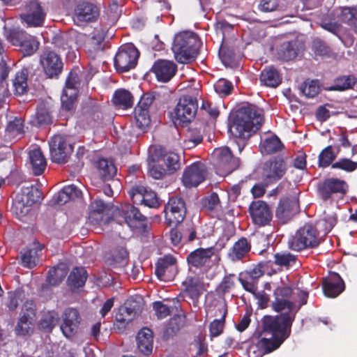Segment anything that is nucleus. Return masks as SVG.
Returning <instances> with one entry per match:
<instances>
[{"instance_id":"nucleus-1","label":"nucleus","mask_w":357,"mask_h":357,"mask_svg":"<svg viewBox=\"0 0 357 357\" xmlns=\"http://www.w3.org/2000/svg\"><path fill=\"white\" fill-rule=\"evenodd\" d=\"M275 301L272 303L276 312H285L275 317L266 316L263 320L264 331L272 338H261L252 345L249 350L255 357H262L278 348L289 336L296 313L307 303L308 292L299 288L278 287L274 291Z\"/></svg>"},{"instance_id":"nucleus-2","label":"nucleus","mask_w":357,"mask_h":357,"mask_svg":"<svg viewBox=\"0 0 357 357\" xmlns=\"http://www.w3.org/2000/svg\"><path fill=\"white\" fill-rule=\"evenodd\" d=\"M263 122L262 109L255 105H248L238 111L229 130L235 137L246 139L257 132Z\"/></svg>"},{"instance_id":"nucleus-3","label":"nucleus","mask_w":357,"mask_h":357,"mask_svg":"<svg viewBox=\"0 0 357 357\" xmlns=\"http://www.w3.org/2000/svg\"><path fill=\"white\" fill-rule=\"evenodd\" d=\"M199 46L200 40L196 34L183 31L175 36L172 50L178 62L187 63L195 59Z\"/></svg>"},{"instance_id":"nucleus-4","label":"nucleus","mask_w":357,"mask_h":357,"mask_svg":"<svg viewBox=\"0 0 357 357\" xmlns=\"http://www.w3.org/2000/svg\"><path fill=\"white\" fill-rule=\"evenodd\" d=\"M347 23L357 30V10L354 8H339L321 18L320 26L335 33L340 27L339 22Z\"/></svg>"},{"instance_id":"nucleus-5","label":"nucleus","mask_w":357,"mask_h":357,"mask_svg":"<svg viewBox=\"0 0 357 357\" xmlns=\"http://www.w3.org/2000/svg\"><path fill=\"white\" fill-rule=\"evenodd\" d=\"M322 241L321 232L312 224L299 228L289 241V248L296 251L317 247Z\"/></svg>"},{"instance_id":"nucleus-6","label":"nucleus","mask_w":357,"mask_h":357,"mask_svg":"<svg viewBox=\"0 0 357 357\" xmlns=\"http://www.w3.org/2000/svg\"><path fill=\"white\" fill-rule=\"evenodd\" d=\"M42 199V193L36 187L33 185L23 187L15 198L12 211L19 219H22L29 214L32 205Z\"/></svg>"},{"instance_id":"nucleus-7","label":"nucleus","mask_w":357,"mask_h":357,"mask_svg":"<svg viewBox=\"0 0 357 357\" xmlns=\"http://www.w3.org/2000/svg\"><path fill=\"white\" fill-rule=\"evenodd\" d=\"M5 37L8 42L18 46L24 56H31L38 48L39 43L36 38L21 29H13L5 31Z\"/></svg>"},{"instance_id":"nucleus-8","label":"nucleus","mask_w":357,"mask_h":357,"mask_svg":"<svg viewBox=\"0 0 357 357\" xmlns=\"http://www.w3.org/2000/svg\"><path fill=\"white\" fill-rule=\"evenodd\" d=\"M212 155L216 172L222 176L231 173L240 165L239 158L234 157L227 146L216 148Z\"/></svg>"},{"instance_id":"nucleus-9","label":"nucleus","mask_w":357,"mask_h":357,"mask_svg":"<svg viewBox=\"0 0 357 357\" xmlns=\"http://www.w3.org/2000/svg\"><path fill=\"white\" fill-rule=\"evenodd\" d=\"M51 160L57 164L67 162L73 151L72 144L65 135H56L49 142Z\"/></svg>"},{"instance_id":"nucleus-10","label":"nucleus","mask_w":357,"mask_h":357,"mask_svg":"<svg viewBox=\"0 0 357 357\" xmlns=\"http://www.w3.org/2000/svg\"><path fill=\"white\" fill-rule=\"evenodd\" d=\"M139 53L132 44L122 45L114 57V67L119 72H127L137 65Z\"/></svg>"},{"instance_id":"nucleus-11","label":"nucleus","mask_w":357,"mask_h":357,"mask_svg":"<svg viewBox=\"0 0 357 357\" xmlns=\"http://www.w3.org/2000/svg\"><path fill=\"white\" fill-rule=\"evenodd\" d=\"M197 109V103L195 98L183 96L174 109L173 121L174 124H184L190 123L194 119Z\"/></svg>"},{"instance_id":"nucleus-12","label":"nucleus","mask_w":357,"mask_h":357,"mask_svg":"<svg viewBox=\"0 0 357 357\" xmlns=\"http://www.w3.org/2000/svg\"><path fill=\"white\" fill-rule=\"evenodd\" d=\"M164 213L167 225H178L185 216L186 209L183 200L176 197L170 198L165 206Z\"/></svg>"},{"instance_id":"nucleus-13","label":"nucleus","mask_w":357,"mask_h":357,"mask_svg":"<svg viewBox=\"0 0 357 357\" xmlns=\"http://www.w3.org/2000/svg\"><path fill=\"white\" fill-rule=\"evenodd\" d=\"M46 12L38 1H31L26 5L24 13L20 17L27 26L38 27L43 25Z\"/></svg>"},{"instance_id":"nucleus-14","label":"nucleus","mask_w":357,"mask_h":357,"mask_svg":"<svg viewBox=\"0 0 357 357\" xmlns=\"http://www.w3.org/2000/svg\"><path fill=\"white\" fill-rule=\"evenodd\" d=\"M78 80L79 76L77 71H71L66 79V86L61 96L62 108L67 111L73 109L77 98Z\"/></svg>"},{"instance_id":"nucleus-15","label":"nucleus","mask_w":357,"mask_h":357,"mask_svg":"<svg viewBox=\"0 0 357 357\" xmlns=\"http://www.w3.org/2000/svg\"><path fill=\"white\" fill-rule=\"evenodd\" d=\"M286 172V164L283 159L277 158L264 165L262 178L266 184L280 180Z\"/></svg>"},{"instance_id":"nucleus-16","label":"nucleus","mask_w":357,"mask_h":357,"mask_svg":"<svg viewBox=\"0 0 357 357\" xmlns=\"http://www.w3.org/2000/svg\"><path fill=\"white\" fill-rule=\"evenodd\" d=\"M249 212L252 222L258 226L266 225L271 221L272 212L264 201L252 202L249 206Z\"/></svg>"},{"instance_id":"nucleus-17","label":"nucleus","mask_w":357,"mask_h":357,"mask_svg":"<svg viewBox=\"0 0 357 357\" xmlns=\"http://www.w3.org/2000/svg\"><path fill=\"white\" fill-rule=\"evenodd\" d=\"M40 62L45 74L51 78L58 76L63 68L60 56L53 51H45L40 56Z\"/></svg>"},{"instance_id":"nucleus-18","label":"nucleus","mask_w":357,"mask_h":357,"mask_svg":"<svg viewBox=\"0 0 357 357\" xmlns=\"http://www.w3.org/2000/svg\"><path fill=\"white\" fill-rule=\"evenodd\" d=\"M61 330L66 337H71L76 334L81 322L78 311L75 308H67L62 315Z\"/></svg>"},{"instance_id":"nucleus-19","label":"nucleus","mask_w":357,"mask_h":357,"mask_svg":"<svg viewBox=\"0 0 357 357\" xmlns=\"http://www.w3.org/2000/svg\"><path fill=\"white\" fill-rule=\"evenodd\" d=\"M129 195L134 204H143L150 208H156L159 205L155 192L144 186L132 188L129 192Z\"/></svg>"},{"instance_id":"nucleus-20","label":"nucleus","mask_w":357,"mask_h":357,"mask_svg":"<svg viewBox=\"0 0 357 357\" xmlns=\"http://www.w3.org/2000/svg\"><path fill=\"white\" fill-rule=\"evenodd\" d=\"M155 273L162 281L172 280L176 273V259L172 255H166L158 260Z\"/></svg>"},{"instance_id":"nucleus-21","label":"nucleus","mask_w":357,"mask_h":357,"mask_svg":"<svg viewBox=\"0 0 357 357\" xmlns=\"http://www.w3.org/2000/svg\"><path fill=\"white\" fill-rule=\"evenodd\" d=\"M206 177V168L202 163H194L183 172L182 181L187 188L196 187L203 182Z\"/></svg>"},{"instance_id":"nucleus-22","label":"nucleus","mask_w":357,"mask_h":357,"mask_svg":"<svg viewBox=\"0 0 357 357\" xmlns=\"http://www.w3.org/2000/svg\"><path fill=\"white\" fill-rule=\"evenodd\" d=\"M152 102L153 98L149 95H144L135 109V123L141 130H144L150 124L149 108Z\"/></svg>"},{"instance_id":"nucleus-23","label":"nucleus","mask_w":357,"mask_h":357,"mask_svg":"<svg viewBox=\"0 0 357 357\" xmlns=\"http://www.w3.org/2000/svg\"><path fill=\"white\" fill-rule=\"evenodd\" d=\"M142 307L140 302L133 299H128L124 305L119 309L116 314V321L125 326L131 321L142 311Z\"/></svg>"},{"instance_id":"nucleus-24","label":"nucleus","mask_w":357,"mask_h":357,"mask_svg":"<svg viewBox=\"0 0 357 357\" xmlns=\"http://www.w3.org/2000/svg\"><path fill=\"white\" fill-rule=\"evenodd\" d=\"M184 287L183 294L192 301L194 306H197L199 298L204 290V284L197 276H188L182 282Z\"/></svg>"},{"instance_id":"nucleus-25","label":"nucleus","mask_w":357,"mask_h":357,"mask_svg":"<svg viewBox=\"0 0 357 357\" xmlns=\"http://www.w3.org/2000/svg\"><path fill=\"white\" fill-rule=\"evenodd\" d=\"M176 70V65L173 61L167 60H158L152 67V71L158 80L162 82L169 81L174 76Z\"/></svg>"},{"instance_id":"nucleus-26","label":"nucleus","mask_w":357,"mask_h":357,"mask_svg":"<svg viewBox=\"0 0 357 357\" xmlns=\"http://www.w3.org/2000/svg\"><path fill=\"white\" fill-rule=\"evenodd\" d=\"M344 289V284L336 273H330L324 280L323 291L326 296L335 298Z\"/></svg>"},{"instance_id":"nucleus-27","label":"nucleus","mask_w":357,"mask_h":357,"mask_svg":"<svg viewBox=\"0 0 357 357\" xmlns=\"http://www.w3.org/2000/svg\"><path fill=\"white\" fill-rule=\"evenodd\" d=\"M105 36V31L102 28H96L92 36L87 40L85 48L89 55L94 58L104 49L103 41Z\"/></svg>"},{"instance_id":"nucleus-28","label":"nucleus","mask_w":357,"mask_h":357,"mask_svg":"<svg viewBox=\"0 0 357 357\" xmlns=\"http://www.w3.org/2000/svg\"><path fill=\"white\" fill-rule=\"evenodd\" d=\"M347 188L348 185L345 181L331 178L324 181L320 189V193L324 199H327L333 193L344 194Z\"/></svg>"},{"instance_id":"nucleus-29","label":"nucleus","mask_w":357,"mask_h":357,"mask_svg":"<svg viewBox=\"0 0 357 357\" xmlns=\"http://www.w3.org/2000/svg\"><path fill=\"white\" fill-rule=\"evenodd\" d=\"M98 10L96 6L88 2L79 3L75 9V19L79 22H91L98 18Z\"/></svg>"},{"instance_id":"nucleus-30","label":"nucleus","mask_w":357,"mask_h":357,"mask_svg":"<svg viewBox=\"0 0 357 357\" xmlns=\"http://www.w3.org/2000/svg\"><path fill=\"white\" fill-rule=\"evenodd\" d=\"M137 348L145 356L152 353L153 347V335L152 331L147 328H144L139 331L136 337Z\"/></svg>"},{"instance_id":"nucleus-31","label":"nucleus","mask_w":357,"mask_h":357,"mask_svg":"<svg viewBox=\"0 0 357 357\" xmlns=\"http://www.w3.org/2000/svg\"><path fill=\"white\" fill-rule=\"evenodd\" d=\"M121 215L123 218L125 223L130 228L137 227V223L144 220V215L135 206L126 204L121 206Z\"/></svg>"},{"instance_id":"nucleus-32","label":"nucleus","mask_w":357,"mask_h":357,"mask_svg":"<svg viewBox=\"0 0 357 357\" xmlns=\"http://www.w3.org/2000/svg\"><path fill=\"white\" fill-rule=\"evenodd\" d=\"M154 154L157 155V161L166 165L167 172L171 173L180 167L179 156L174 152L162 153L161 149H155Z\"/></svg>"},{"instance_id":"nucleus-33","label":"nucleus","mask_w":357,"mask_h":357,"mask_svg":"<svg viewBox=\"0 0 357 357\" xmlns=\"http://www.w3.org/2000/svg\"><path fill=\"white\" fill-rule=\"evenodd\" d=\"M214 251L213 247L197 249L188 256V262L195 267L201 266L214 255Z\"/></svg>"},{"instance_id":"nucleus-34","label":"nucleus","mask_w":357,"mask_h":357,"mask_svg":"<svg viewBox=\"0 0 357 357\" xmlns=\"http://www.w3.org/2000/svg\"><path fill=\"white\" fill-rule=\"evenodd\" d=\"M29 162L33 173L35 175H40L43 173L46 165V159L39 148H33L29 152Z\"/></svg>"},{"instance_id":"nucleus-35","label":"nucleus","mask_w":357,"mask_h":357,"mask_svg":"<svg viewBox=\"0 0 357 357\" xmlns=\"http://www.w3.org/2000/svg\"><path fill=\"white\" fill-rule=\"evenodd\" d=\"M250 250V245L248 240L241 238L237 241L228 252V257L232 261L243 259Z\"/></svg>"},{"instance_id":"nucleus-36","label":"nucleus","mask_w":357,"mask_h":357,"mask_svg":"<svg viewBox=\"0 0 357 357\" xmlns=\"http://www.w3.org/2000/svg\"><path fill=\"white\" fill-rule=\"evenodd\" d=\"M98 173L103 180H110L116 174L117 169L112 160L99 158L96 162Z\"/></svg>"},{"instance_id":"nucleus-37","label":"nucleus","mask_w":357,"mask_h":357,"mask_svg":"<svg viewBox=\"0 0 357 357\" xmlns=\"http://www.w3.org/2000/svg\"><path fill=\"white\" fill-rule=\"evenodd\" d=\"M283 145L280 139L271 135L262 139L260 144V151L262 154H271L282 149Z\"/></svg>"},{"instance_id":"nucleus-38","label":"nucleus","mask_w":357,"mask_h":357,"mask_svg":"<svg viewBox=\"0 0 357 357\" xmlns=\"http://www.w3.org/2000/svg\"><path fill=\"white\" fill-rule=\"evenodd\" d=\"M113 102L119 109H128L132 106V96L126 89L116 90L113 96Z\"/></svg>"},{"instance_id":"nucleus-39","label":"nucleus","mask_w":357,"mask_h":357,"mask_svg":"<svg viewBox=\"0 0 357 357\" xmlns=\"http://www.w3.org/2000/svg\"><path fill=\"white\" fill-rule=\"evenodd\" d=\"M260 82L268 87H276L281 82L278 71L273 68H265L260 75Z\"/></svg>"},{"instance_id":"nucleus-40","label":"nucleus","mask_w":357,"mask_h":357,"mask_svg":"<svg viewBox=\"0 0 357 357\" xmlns=\"http://www.w3.org/2000/svg\"><path fill=\"white\" fill-rule=\"evenodd\" d=\"M90 208L89 220L92 223L101 225L107 206L102 200H96L91 204Z\"/></svg>"},{"instance_id":"nucleus-41","label":"nucleus","mask_w":357,"mask_h":357,"mask_svg":"<svg viewBox=\"0 0 357 357\" xmlns=\"http://www.w3.org/2000/svg\"><path fill=\"white\" fill-rule=\"evenodd\" d=\"M87 278V273L86 270L81 267L75 268L68 278V285L72 288H79L82 287Z\"/></svg>"},{"instance_id":"nucleus-42","label":"nucleus","mask_w":357,"mask_h":357,"mask_svg":"<svg viewBox=\"0 0 357 357\" xmlns=\"http://www.w3.org/2000/svg\"><path fill=\"white\" fill-rule=\"evenodd\" d=\"M59 321V315L55 311L44 312L38 323V327L46 331H51L56 325Z\"/></svg>"},{"instance_id":"nucleus-43","label":"nucleus","mask_w":357,"mask_h":357,"mask_svg":"<svg viewBox=\"0 0 357 357\" xmlns=\"http://www.w3.org/2000/svg\"><path fill=\"white\" fill-rule=\"evenodd\" d=\"M42 250L32 248L25 251L22 255V264L28 268H32L40 262V255Z\"/></svg>"},{"instance_id":"nucleus-44","label":"nucleus","mask_w":357,"mask_h":357,"mask_svg":"<svg viewBox=\"0 0 357 357\" xmlns=\"http://www.w3.org/2000/svg\"><path fill=\"white\" fill-rule=\"evenodd\" d=\"M157 155L152 153L149 157V174L155 179H160L167 173L165 168L162 167V163L157 161Z\"/></svg>"},{"instance_id":"nucleus-45","label":"nucleus","mask_w":357,"mask_h":357,"mask_svg":"<svg viewBox=\"0 0 357 357\" xmlns=\"http://www.w3.org/2000/svg\"><path fill=\"white\" fill-rule=\"evenodd\" d=\"M13 85L15 94L21 96L26 92L27 73L25 70H21L16 73Z\"/></svg>"},{"instance_id":"nucleus-46","label":"nucleus","mask_w":357,"mask_h":357,"mask_svg":"<svg viewBox=\"0 0 357 357\" xmlns=\"http://www.w3.org/2000/svg\"><path fill=\"white\" fill-rule=\"evenodd\" d=\"M220 310L223 314L220 319L213 320L209 326L211 337H218L222 334L225 326V319L227 314V309L225 305H220Z\"/></svg>"},{"instance_id":"nucleus-47","label":"nucleus","mask_w":357,"mask_h":357,"mask_svg":"<svg viewBox=\"0 0 357 357\" xmlns=\"http://www.w3.org/2000/svg\"><path fill=\"white\" fill-rule=\"evenodd\" d=\"M33 321L34 319L27 318L24 315H20L15 328V333L22 335L29 334L33 326Z\"/></svg>"},{"instance_id":"nucleus-48","label":"nucleus","mask_w":357,"mask_h":357,"mask_svg":"<svg viewBox=\"0 0 357 357\" xmlns=\"http://www.w3.org/2000/svg\"><path fill=\"white\" fill-rule=\"evenodd\" d=\"M356 82L353 76H342L335 80L333 86L331 87V90L344 91L349 89L354 85Z\"/></svg>"},{"instance_id":"nucleus-49","label":"nucleus","mask_w":357,"mask_h":357,"mask_svg":"<svg viewBox=\"0 0 357 357\" xmlns=\"http://www.w3.org/2000/svg\"><path fill=\"white\" fill-rule=\"evenodd\" d=\"M23 128L24 126L22 119L15 118L13 121L8 123L6 128L7 135L12 137H20L24 132Z\"/></svg>"},{"instance_id":"nucleus-50","label":"nucleus","mask_w":357,"mask_h":357,"mask_svg":"<svg viewBox=\"0 0 357 357\" xmlns=\"http://www.w3.org/2000/svg\"><path fill=\"white\" fill-rule=\"evenodd\" d=\"M301 90L306 97L313 98L316 96L320 91L319 83L317 80L305 82Z\"/></svg>"},{"instance_id":"nucleus-51","label":"nucleus","mask_w":357,"mask_h":357,"mask_svg":"<svg viewBox=\"0 0 357 357\" xmlns=\"http://www.w3.org/2000/svg\"><path fill=\"white\" fill-rule=\"evenodd\" d=\"M297 55L295 43L286 42L282 44L280 50V56L284 60H291Z\"/></svg>"},{"instance_id":"nucleus-52","label":"nucleus","mask_w":357,"mask_h":357,"mask_svg":"<svg viewBox=\"0 0 357 357\" xmlns=\"http://www.w3.org/2000/svg\"><path fill=\"white\" fill-rule=\"evenodd\" d=\"M275 264L288 267L295 263V256L289 252H279L274 255Z\"/></svg>"},{"instance_id":"nucleus-53","label":"nucleus","mask_w":357,"mask_h":357,"mask_svg":"<svg viewBox=\"0 0 357 357\" xmlns=\"http://www.w3.org/2000/svg\"><path fill=\"white\" fill-rule=\"evenodd\" d=\"M335 158V155L332 151V147L328 146L320 153L319 155V165L321 167H328Z\"/></svg>"},{"instance_id":"nucleus-54","label":"nucleus","mask_w":357,"mask_h":357,"mask_svg":"<svg viewBox=\"0 0 357 357\" xmlns=\"http://www.w3.org/2000/svg\"><path fill=\"white\" fill-rule=\"evenodd\" d=\"M333 169H340L347 172H352L357 169V162L349 158H342L332 165Z\"/></svg>"},{"instance_id":"nucleus-55","label":"nucleus","mask_w":357,"mask_h":357,"mask_svg":"<svg viewBox=\"0 0 357 357\" xmlns=\"http://www.w3.org/2000/svg\"><path fill=\"white\" fill-rule=\"evenodd\" d=\"M232 84L225 79H220L214 84V89L220 96H227L232 89Z\"/></svg>"},{"instance_id":"nucleus-56","label":"nucleus","mask_w":357,"mask_h":357,"mask_svg":"<svg viewBox=\"0 0 357 357\" xmlns=\"http://www.w3.org/2000/svg\"><path fill=\"white\" fill-rule=\"evenodd\" d=\"M239 281L241 283L243 289L246 290L247 291H249L252 294H255V291H257V281L250 278V277H248L245 275V274H241V276L239 278Z\"/></svg>"},{"instance_id":"nucleus-57","label":"nucleus","mask_w":357,"mask_h":357,"mask_svg":"<svg viewBox=\"0 0 357 357\" xmlns=\"http://www.w3.org/2000/svg\"><path fill=\"white\" fill-rule=\"evenodd\" d=\"M21 300L22 294L20 292H10L5 301V305L9 310H15Z\"/></svg>"},{"instance_id":"nucleus-58","label":"nucleus","mask_w":357,"mask_h":357,"mask_svg":"<svg viewBox=\"0 0 357 357\" xmlns=\"http://www.w3.org/2000/svg\"><path fill=\"white\" fill-rule=\"evenodd\" d=\"M65 277V273L59 268L50 270L47 276V282L51 285L58 284Z\"/></svg>"},{"instance_id":"nucleus-59","label":"nucleus","mask_w":357,"mask_h":357,"mask_svg":"<svg viewBox=\"0 0 357 357\" xmlns=\"http://www.w3.org/2000/svg\"><path fill=\"white\" fill-rule=\"evenodd\" d=\"M112 256L116 264L124 265L128 261V252L125 248L120 247L114 251Z\"/></svg>"},{"instance_id":"nucleus-60","label":"nucleus","mask_w":357,"mask_h":357,"mask_svg":"<svg viewBox=\"0 0 357 357\" xmlns=\"http://www.w3.org/2000/svg\"><path fill=\"white\" fill-rule=\"evenodd\" d=\"M36 305L32 301H26L24 303L20 315H24L26 317L35 319Z\"/></svg>"},{"instance_id":"nucleus-61","label":"nucleus","mask_w":357,"mask_h":357,"mask_svg":"<svg viewBox=\"0 0 357 357\" xmlns=\"http://www.w3.org/2000/svg\"><path fill=\"white\" fill-rule=\"evenodd\" d=\"M121 184L119 180H113L111 183L105 185L103 192L108 197H113L115 194L119 193Z\"/></svg>"},{"instance_id":"nucleus-62","label":"nucleus","mask_w":357,"mask_h":357,"mask_svg":"<svg viewBox=\"0 0 357 357\" xmlns=\"http://www.w3.org/2000/svg\"><path fill=\"white\" fill-rule=\"evenodd\" d=\"M153 309L155 314L159 319L167 317L170 314L169 308L160 301L153 303Z\"/></svg>"},{"instance_id":"nucleus-63","label":"nucleus","mask_w":357,"mask_h":357,"mask_svg":"<svg viewBox=\"0 0 357 357\" xmlns=\"http://www.w3.org/2000/svg\"><path fill=\"white\" fill-rule=\"evenodd\" d=\"M177 319L178 318L174 317L169 320L167 327L164 330L165 337L169 338L179 330V325L177 322Z\"/></svg>"},{"instance_id":"nucleus-64","label":"nucleus","mask_w":357,"mask_h":357,"mask_svg":"<svg viewBox=\"0 0 357 357\" xmlns=\"http://www.w3.org/2000/svg\"><path fill=\"white\" fill-rule=\"evenodd\" d=\"M278 6V0H261L259 4V9L262 12H272Z\"/></svg>"}]
</instances>
